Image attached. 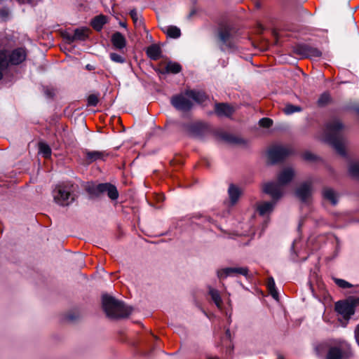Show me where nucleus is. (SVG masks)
Masks as SVG:
<instances>
[{
    "instance_id": "obj_1",
    "label": "nucleus",
    "mask_w": 359,
    "mask_h": 359,
    "mask_svg": "<svg viewBox=\"0 0 359 359\" xmlns=\"http://www.w3.org/2000/svg\"><path fill=\"white\" fill-rule=\"evenodd\" d=\"M344 125L339 119L330 121L325 128V140L331 144L338 154L345 156L346 140L342 134Z\"/></svg>"
},
{
    "instance_id": "obj_2",
    "label": "nucleus",
    "mask_w": 359,
    "mask_h": 359,
    "mask_svg": "<svg viewBox=\"0 0 359 359\" xmlns=\"http://www.w3.org/2000/svg\"><path fill=\"white\" fill-rule=\"evenodd\" d=\"M197 103H203L207 99L205 93L196 90H187L184 94H180L173 96L171 99V104L177 110L187 111L193 106L191 100Z\"/></svg>"
},
{
    "instance_id": "obj_3",
    "label": "nucleus",
    "mask_w": 359,
    "mask_h": 359,
    "mask_svg": "<svg viewBox=\"0 0 359 359\" xmlns=\"http://www.w3.org/2000/svg\"><path fill=\"white\" fill-rule=\"evenodd\" d=\"M102 300L103 309L109 318H126L132 312L130 307L126 306L122 302L116 300L108 294H104Z\"/></svg>"
},
{
    "instance_id": "obj_4",
    "label": "nucleus",
    "mask_w": 359,
    "mask_h": 359,
    "mask_svg": "<svg viewBox=\"0 0 359 359\" xmlns=\"http://www.w3.org/2000/svg\"><path fill=\"white\" fill-rule=\"evenodd\" d=\"M27 51L24 48H18L11 52L0 46V80L3 78V72L9 65H18L26 60Z\"/></svg>"
},
{
    "instance_id": "obj_5",
    "label": "nucleus",
    "mask_w": 359,
    "mask_h": 359,
    "mask_svg": "<svg viewBox=\"0 0 359 359\" xmlns=\"http://www.w3.org/2000/svg\"><path fill=\"white\" fill-rule=\"evenodd\" d=\"M217 40L222 51H233L236 49V44L232 29L228 26L221 27L217 30Z\"/></svg>"
},
{
    "instance_id": "obj_6",
    "label": "nucleus",
    "mask_w": 359,
    "mask_h": 359,
    "mask_svg": "<svg viewBox=\"0 0 359 359\" xmlns=\"http://www.w3.org/2000/svg\"><path fill=\"white\" fill-rule=\"evenodd\" d=\"M72 187V184L57 185L53 191L55 203L62 206L69 205L74 200Z\"/></svg>"
},
{
    "instance_id": "obj_7",
    "label": "nucleus",
    "mask_w": 359,
    "mask_h": 359,
    "mask_svg": "<svg viewBox=\"0 0 359 359\" xmlns=\"http://www.w3.org/2000/svg\"><path fill=\"white\" fill-rule=\"evenodd\" d=\"M291 153V150L283 146L275 145L269 148L268 158L271 163H276L284 160Z\"/></svg>"
},
{
    "instance_id": "obj_8",
    "label": "nucleus",
    "mask_w": 359,
    "mask_h": 359,
    "mask_svg": "<svg viewBox=\"0 0 359 359\" xmlns=\"http://www.w3.org/2000/svg\"><path fill=\"white\" fill-rule=\"evenodd\" d=\"M263 191L271 196L274 201L283 194V187L278 182H268L264 184Z\"/></svg>"
},
{
    "instance_id": "obj_9",
    "label": "nucleus",
    "mask_w": 359,
    "mask_h": 359,
    "mask_svg": "<svg viewBox=\"0 0 359 359\" xmlns=\"http://www.w3.org/2000/svg\"><path fill=\"white\" fill-rule=\"evenodd\" d=\"M295 53L306 57H318L321 56V52L317 48L309 44H299L295 48Z\"/></svg>"
},
{
    "instance_id": "obj_10",
    "label": "nucleus",
    "mask_w": 359,
    "mask_h": 359,
    "mask_svg": "<svg viewBox=\"0 0 359 359\" xmlns=\"http://www.w3.org/2000/svg\"><path fill=\"white\" fill-rule=\"evenodd\" d=\"M335 310L344 318L349 319L355 313V304L348 302H338L335 304Z\"/></svg>"
},
{
    "instance_id": "obj_11",
    "label": "nucleus",
    "mask_w": 359,
    "mask_h": 359,
    "mask_svg": "<svg viewBox=\"0 0 359 359\" xmlns=\"http://www.w3.org/2000/svg\"><path fill=\"white\" fill-rule=\"evenodd\" d=\"M247 267H229L217 271V276L220 279L226 278L228 276L241 274L247 276L248 274Z\"/></svg>"
},
{
    "instance_id": "obj_12",
    "label": "nucleus",
    "mask_w": 359,
    "mask_h": 359,
    "mask_svg": "<svg viewBox=\"0 0 359 359\" xmlns=\"http://www.w3.org/2000/svg\"><path fill=\"white\" fill-rule=\"evenodd\" d=\"M347 344L345 342L340 344V347H331L327 353V359H347L349 354L345 347Z\"/></svg>"
},
{
    "instance_id": "obj_13",
    "label": "nucleus",
    "mask_w": 359,
    "mask_h": 359,
    "mask_svg": "<svg viewBox=\"0 0 359 359\" xmlns=\"http://www.w3.org/2000/svg\"><path fill=\"white\" fill-rule=\"evenodd\" d=\"M295 195L302 202H307L312 195L311 183L304 182L300 184L295 191Z\"/></svg>"
},
{
    "instance_id": "obj_14",
    "label": "nucleus",
    "mask_w": 359,
    "mask_h": 359,
    "mask_svg": "<svg viewBox=\"0 0 359 359\" xmlns=\"http://www.w3.org/2000/svg\"><path fill=\"white\" fill-rule=\"evenodd\" d=\"M210 132L209 126L203 123H196L190 127V133L195 137L201 139Z\"/></svg>"
},
{
    "instance_id": "obj_15",
    "label": "nucleus",
    "mask_w": 359,
    "mask_h": 359,
    "mask_svg": "<svg viewBox=\"0 0 359 359\" xmlns=\"http://www.w3.org/2000/svg\"><path fill=\"white\" fill-rule=\"evenodd\" d=\"M85 161L88 164L92 163L97 160H104L107 154L101 151H90L85 149L83 151Z\"/></svg>"
},
{
    "instance_id": "obj_16",
    "label": "nucleus",
    "mask_w": 359,
    "mask_h": 359,
    "mask_svg": "<svg viewBox=\"0 0 359 359\" xmlns=\"http://www.w3.org/2000/svg\"><path fill=\"white\" fill-rule=\"evenodd\" d=\"M98 189H100V192L107 193L109 198L111 200H116L118 197V192L116 187L111 184H99Z\"/></svg>"
},
{
    "instance_id": "obj_17",
    "label": "nucleus",
    "mask_w": 359,
    "mask_h": 359,
    "mask_svg": "<svg viewBox=\"0 0 359 359\" xmlns=\"http://www.w3.org/2000/svg\"><path fill=\"white\" fill-rule=\"evenodd\" d=\"M276 205V201L271 202H259L256 205V210L261 216H265L270 214Z\"/></svg>"
},
{
    "instance_id": "obj_18",
    "label": "nucleus",
    "mask_w": 359,
    "mask_h": 359,
    "mask_svg": "<svg viewBox=\"0 0 359 359\" xmlns=\"http://www.w3.org/2000/svg\"><path fill=\"white\" fill-rule=\"evenodd\" d=\"M294 176V171L291 168L283 170L278 176V182L283 187L288 184Z\"/></svg>"
},
{
    "instance_id": "obj_19",
    "label": "nucleus",
    "mask_w": 359,
    "mask_h": 359,
    "mask_svg": "<svg viewBox=\"0 0 359 359\" xmlns=\"http://www.w3.org/2000/svg\"><path fill=\"white\" fill-rule=\"evenodd\" d=\"M111 41L112 45L116 49L121 50L126 46V39L125 36L118 32L112 34Z\"/></svg>"
},
{
    "instance_id": "obj_20",
    "label": "nucleus",
    "mask_w": 359,
    "mask_h": 359,
    "mask_svg": "<svg viewBox=\"0 0 359 359\" xmlns=\"http://www.w3.org/2000/svg\"><path fill=\"white\" fill-rule=\"evenodd\" d=\"M215 110L218 116H229L233 113L232 107L224 103L216 104Z\"/></svg>"
},
{
    "instance_id": "obj_21",
    "label": "nucleus",
    "mask_w": 359,
    "mask_h": 359,
    "mask_svg": "<svg viewBox=\"0 0 359 359\" xmlns=\"http://www.w3.org/2000/svg\"><path fill=\"white\" fill-rule=\"evenodd\" d=\"M146 53L151 60H157L161 57V49L157 44H152L147 48Z\"/></svg>"
},
{
    "instance_id": "obj_22",
    "label": "nucleus",
    "mask_w": 359,
    "mask_h": 359,
    "mask_svg": "<svg viewBox=\"0 0 359 359\" xmlns=\"http://www.w3.org/2000/svg\"><path fill=\"white\" fill-rule=\"evenodd\" d=\"M324 199L328 201L331 204L335 205L338 202L337 193L331 188L325 187L323 190Z\"/></svg>"
},
{
    "instance_id": "obj_23",
    "label": "nucleus",
    "mask_w": 359,
    "mask_h": 359,
    "mask_svg": "<svg viewBox=\"0 0 359 359\" xmlns=\"http://www.w3.org/2000/svg\"><path fill=\"white\" fill-rule=\"evenodd\" d=\"M107 23V18L104 15H100L95 17L91 21V26L96 31H100L104 25Z\"/></svg>"
},
{
    "instance_id": "obj_24",
    "label": "nucleus",
    "mask_w": 359,
    "mask_h": 359,
    "mask_svg": "<svg viewBox=\"0 0 359 359\" xmlns=\"http://www.w3.org/2000/svg\"><path fill=\"white\" fill-rule=\"evenodd\" d=\"M228 192H229V196L231 203L232 205H234L238 200V198L241 194V192L240 189L237 187L234 186L233 184H231L229 186Z\"/></svg>"
},
{
    "instance_id": "obj_25",
    "label": "nucleus",
    "mask_w": 359,
    "mask_h": 359,
    "mask_svg": "<svg viewBox=\"0 0 359 359\" xmlns=\"http://www.w3.org/2000/svg\"><path fill=\"white\" fill-rule=\"evenodd\" d=\"M182 71V66L175 62H168L165 67V72L178 74Z\"/></svg>"
},
{
    "instance_id": "obj_26",
    "label": "nucleus",
    "mask_w": 359,
    "mask_h": 359,
    "mask_svg": "<svg viewBox=\"0 0 359 359\" xmlns=\"http://www.w3.org/2000/svg\"><path fill=\"white\" fill-rule=\"evenodd\" d=\"M74 37L76 39V40L85 41L88 37V29L79 28L75 29Z\"/></svg>"
},
{
    "instance_id": "obj_27",
    "label": "nucleus",
    "mask_w": 359,
    "mask_h": 359,
    "mask_svg": "<svg viewBox=\"0 0 359 359\" xmlns=\"http://www.w3.org/2000/svg\"><path fill=\"white\" fill-rule=\"evenodd\" d=\"M209 294L211 296V298H212V301L215 302V304H216V306L218 308H220L222 306V299H221V297H220V294H219L218 290L213 289L212 287H210L209 288Z\"/></svg>"
},
{
    "instance_id": "obj_28",
    "label": "nucleus",
    "mask_w": 359,
    "mask_h": 359,
    "mask_svg": "<svg viewBox=\"0 0 359 359\" xmlns=\"http://www.w3.org/2000/svg\"><path fill=\"white\" fill-rule=\"evenodd\" d=\"M166 34L173 39H177L181 35V31L180 29L175 27V26H170L167 28V29L165 31Z\"/></svg>"
},
{
    "instance_id": "obj_29",
    "label": "nucleus",
    "mask_w": 359,
    "mask_h": 359,
    "mask_svg": "<svg viewBox=\"0 0 359 359\" xmlns=\"http://www.w3.org/2000/svg\"><path fill=\"white\" fill-rule=\"evenodd\" d=\"M39 152L45 158H48L51 155V149L50 147L44 143L40 142L39 144Z\"/></svg>"
},
{
    "instance_id": "obj_30",
    "label": "nucleus",
    "mask_w": 359,
    "mask_h": 359,
    "mask_svg": "<svg viewBox=\"0 0 359 359\" xmlns=\"http://www.w3.org/2000/svg\"><path fill=\"white\" fill-rule=\"evenodd\" d=\"M302 111V107L299 106H295L291 104H287L283 109V111L285 114H292L294 112H299Z\"/></svg>"
},
{
    "instance_id": "obj_31",
    "label": "nucleus",
    "mask_w": 359,
    "mask_h": 359,
    "mask_svg": "<svg viewBox=\"0 0 359 359\" xmlns=\"http://www.w3.org/2000/svg\"><path fill=\"white\" fill-rule=\"evenodd\" d=\"M349 172L353 177L359 178V162H354L350 165Z\"/></svg>"
},
{
    "instance_id": "obj_32",
    "label": "nucleus",
    "mask_w": 359,
    "mask_h": 359,
    "mask_svg": "<svg viewBox=\"0 0 359 359\" xmlns=\"http://www.w3.org/2000/svg\"><path fill=\"white\" fill-rule=\"evenodd\" d=\"M331 100L330 95L327 93H323L318 100V104L320 107L327 104Z\"/></svg>"
},
{
    "instance_id": "obj_33",
    "label": "nucleus",
    "mask_w": 359,
    "mask_h": 359,
    "mask_svg": "<svg viewBox=\"0 0 359 359\" xmlns=\"http://www.w3.org/2000/svg\"><path fill=\"white\" fill-rule=\"evenodd\" d=\"M267 285H268V288L271 294V295L274 297V298H276L277 296H278V292L276 290V285H275V281L273 280V278L272 277L269 278L268 279V283H267Z\"/></svg>"
},
{
    "instance_id": "obj_34",
    "label": "nucleus",
    "mask_w": 359,
    "mask_h": 359,
    "mask_svg": "<svg viewBox=\"0 0 359 359\" xmlns=\"http://www.w3.org/2000/svg\"><path fill=\"white\" fill-rule=\"evenodd\" d=\"M99 184L94 185L93 184H89L86 186V191L92 195H99L100 194H102V192L100 191V189H98Z\"/></svg>"
},
{
    "instance_id": "obj_35",
    "label": "nucleus",
    "mask_w": 359,
    "mask_h": 359,
    "mask_svg": "<svg viewBox=\"0 0 359 359\" xmlns=\"http://www.w3.org/2000/svg\"><path fill=\"white\" fill-rule=\"evenodd\" d=\"M109 57L113 62H116V63L122 64V63L126 62V58L123 56H122L119 54L115 53H110Z\"/></svg>"
},
{
    "instance_id": "obj_36",
    "label": "nucleus",
    "mask_w": 359,
    "mask_h": 359,
    "mask_svg": "<svg viewBox=\"0 0 359 359\" xmlns=\"http://www.w3.org/2000/svg\"><path fill=\"white\" fill-rule=\"evenodd\" d=\"M334 281L339 287L341 288L345 289L350 288L352 287V285L351 283L343 279L334 278Z\"/></svg>"
},
{
    "instance_id": "obj_37",
    "label": "nucleus",
    "mask_w": 359,
    "mask_h": 359,
    "mask_svg": "<svg viewBox=\"0 0 359 359\" xmlns=\"http://www.w3.org/2000/svg\"><path fill=\"white\" fill-rule=\"evenodd\" d=\"M87 101H88V106L95 107L99 102V98L97 95L91 94L88 97Z\"/></svg>"
},
{
    "instance_id": "obj_38",
    "label": "nucleus",
    "mask_w": 359,
    "mask_h": 359,
    "mask_svg": "<svg viewBox=\"0 0 359 359\" xmlns=\"http://www.w3.org/2000/svg\"><path fill=\"white\" fill-rule=\"evenodd\" d=\"M259 125L263 128H269L273 124V121L269 118H262L259 120Z\"/></svg>"
},
{
    "instance_id": "obj_39",
    "label": "nucleus",
    "mask_w": 359,
    "mask_h": 359,
    "mask_svg": "<svg viewBox=\"0 0 359 359\" xmlns=\"http://www.w3.org/2000/svg\"><path fill=\"white\" fill-rule=\"evenodd\" d=\"M130 15L132 18V19H133V20L135 24H136V25L137 24L141 25L142 21L139 20L138 15H137V10L135 8L132 9L130 11Z\"/></svg>"
},
{
    "instance_id": "obj_40",
    "label": "nucleus",
    "mask_w": 359,
    "mask_h": 359,
    "mask_svg": "<svg viewBox=\"0 0 359 359\" xmlns=\"http://www.w3.org/2000/svg\"><path fill=\"white\" fill-rule=\"evenodd\" d=\"M222 137L223 140L229 142H237L236 138L229 134H223Z\"/></svg>"
},
{
    "instance_id": "obj_41",
    "label": "nucleus",
    "mask_w": 359,
    "mask_h": 359,
    "mask_svg": "<svg viewBox=\"0 0 359 359\" xmlns=\"http://www.w3.org/2000/svg\"><path fill=\"white\" fill-rule=\"evenodd\" d=\"M304 158L307 161H313L315 156L310 152H306L304 154Z\"/></svg>"
},
{
    "instance_id": "obj_42",
    "label": "nucleus",
    "mask_w": 359,
    "mask_h": 359,
    "mask_svg": "<svg viewBox=\"0 0 359 359\" xmlns=\"http://www.w3.org/2000/svg\"><path fill=\"white\" fill-rule=\"evenodd\" d=\"M354 336L355 341L359 346V324L356 325L355 330H354Z\"/></svg>"
},
{
    "instance_id": "obj_43",
    "label": "nucleus",
    "mask_w": 359,
    "mask_h": 359,
    "mask_svg": "<svg viewBox=\"0 0 359 359\" xmlns=\"http://www.w3.org/2000/svg\"><path fill=\"white\" fill-rule=\"evenodd\" d=\"M77 260L78 262H79V266H84V262H83V257L82 255H79L78 258H77Z\"/></svg>"
},
{
    "instance_id": "obj_44",
    "label": "nucleus",
    "mask_w": 359,
    "mask_h": 359,
    "mask_svg": "<svg viewBox=\"0 0 359 359\" xmlns=\"http://www.w3.org/2000/svg\"><path fill=\"white\" fill-rule=\"evenodd\" d=\"M67 39L69 41V43H72V42L76 41V39H74V34H72V35L69 34L67 36Z\"/></svg>"
},
{
    "instance_id": "obj_45",
    "label": "nucleus",
    "mask_w": 359,
    "mask_h": 359,
    "mask_svg": "<svg viewBox=\"0 0 359 359\" xmlns=\"http://www.w3.org/2000/svg\"><path fill=\"white\" fill-rule=\"evenodd\" d=\"M86 68L88 69V70H93L95 68L93 65H90V64H88L86 66Z\"/></svg>"
},
{
    "instance_id": "obj_46",
    "label": "nucleus",
    "mask_w": 359,
    "mask_h": 359,
    "mask_svg": "<svg viewBox=\"0 0 359 359\" xmlns=\"http://www.w3.org/2000/svg\"><path fill=\"white\" fill-rule=\"evenodd\" d=\"M67 318L70 321H72V320L76 319V317H74V316H73L72 315H68Z\"/></svg>"
},
{
    "instance_id": "obj_47",
    "label": "nucleus",
    "mask_w": 359,
    "mask_h": 359,
    "mask_svg": "<svg viewBox=\"0 0 359 359\" xmlns=\"http://www.w3.org/2000/svg\"><path fill=\"white\" fill-rule=\"evenodd\" d=\"M226 335H228L229 337H230V331H229V330H226Z\"/></svg>"
},
{
    "instance_id": "obj_48",
    "label": "nucleus",
    "mask_w": 359,
    "mask_h": 359,
    "mask_svg": "<svg viewBox=\"0 0 359 359\" xmlns=\"http://www.w3.org/2000/svg\"><path fill=\"white\" fill-rule=\"evenodd\" d=\"M122 26L125 27L126 26V24L123 23L121 24Z\"/></svg>"
},
{
    "instance_id": "obj_49",
    "label": "nucleus",
    "mask_w": 359,
    "mask_h": 359,
    "mask_svg": "<svg viewBox=\"0 0 359 359\" xmlns=\"http://www.w3.org/2000/svg\"><path fill=\"white\" fill-rule=\"evenodd\" d=\"M27 2H30L32 0H27Z\"/></svg>"
}]
</instances>
